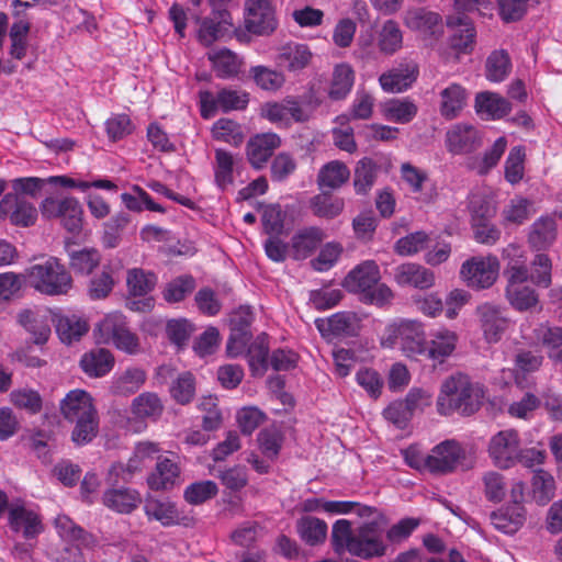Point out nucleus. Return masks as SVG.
I'll list each match as a JSON object with an SVG mask.
<instances>
[{
	"instance_id": "obj_1",
	"label": "nucleus",
	"mask_w": 562,
	"mask_h": 562,
	"mask_svg": "<svg viewBox=\"0 0 562 562\" xmlns=\"http://www.w3.org/2000/svg\"><path fill=\"white\" fill-rule=\"evenodd\" d=\"M331 544L336 553L348 552L361 559L385 554L386 546L376 524H363L357 529L347 519H338L331 529Z\"/></svg>"
},
{
	"instance_id": "obj_2",
	"label": "nucleus",
	"mask_w": 562,
	"mask_h": 562,
	"mask_svg": "<svg viewBox=\"0 0 562 562\" xmlns=\"http://www.w3.org/2000/svg\"><path fill=\"white\" fill-rule=\"evenodd\" d=\"M484 389L462 373L448 376L441 384L437 409L441 415L460 412L471 415L479 409L484 398Z\"/></svg>"
},
{
	"instance_id": "obj_3",
	"label": "nucleus",
	"mask_w": 562,
	"mask_h": 562,
	"mask_svg": "<svg viewBox=\"0 0 562 562\" xmlns=\"http://www.w3.org/2000/svg\"><path fill=\"white\" fill-rule=\"evenodd\" d=\"M63 416L75 424L72 440L77 445L91 441L98 432V413L92 396L85 390L76 389L67 393L60 403Z\"/></svg>"
},
{
	"instance_id": "obj_4",
	"label": "nucleus",
	"mask_w": 562,
	"mask_h": 562,
	"mask_svg": "<svg viewBox=\"0 0 562 562\" xmlns=\"http://www.w3.org/2000/svg\"><path fill=\"white\" fill-rule=\"evenodd\" d=\"M380 268L373 260H366L356 266L344 279V288L352 293L361 295V300L368 304L384 306L394 297L393 291L381 283Z\"/></svg>"
},
{
	"instance_id": "obj_5",
	"label": "nucleus",
	"mask_w": 562,
	"mask_h": 562,
	"mask_svg": "<svg viewBox=\"0 0 562 562\" xmlns=\"http://www.w3.org/2000/svg\"><path fill=\"white\" fill-rule=\"evenodd\" d=\"M24 278L35 291L48 296L66 295L72 289V278L67 268L55 257L30 266Z\"/></svg>"
},
{
	"instance_id": "obj_6",
	"label": "nucleus",
	"mask_w": 562,
	"mask_h": 562,
	"mask_svg": "<svg viewBox=\"0 0 562 562\" xmlns=\"http://www.w3.org/2000/svg\"><path fill=\"white\" fill-rule=\"evenodd\" d=\"M380 342L384 348L397 347L407 358L417 359L425 352V326L417 319H396L385 326Z\"/></svg>"
},
{
	"instance_id": "obj_7",
	"label": "nucleus",
	"mask_w": 562,
	"mask_h": 562,
	"mask_svg": "<svg viewBox=\"0 0 562 562\" xmlns=\"http://www.w3.org/2000/svg\"><path fill=\"white\" fill-rule=\"evenodd\" d=\"M93 335L98 344L113 345L125 353L136 355L140 351L139 338L130 329L126 317L122 313L106 314L95 325Z\"/></svg>"
},
{
	"instance_id": "obj_8",
	"label": "nucleus",
	"mask_w": 562,
	"mask_h": 562,
	"mask_svg": "<svg viewBox=\"0 0 562 562\" xmlns=\"http://www.w3.org/2000/svg\"><path fill=\"white\" fill-rule=\"evenodd\" d=\"M40 211L45 220L59 218L69 233L78 234L82 228L83 211L74 196H47L41 202Z\"/></svg>"
},
{
	"instance_id": "obj_9",
	"label": "nucleus",
	"mask_w": 562,
	"mask_h": 562,
	"mask_svg": "<svg viewBox=\"0 0 562 562\" xmlns=\"http://www.w3.org/2000/svg\"><path fill=\"white\" fill-rule=\"evenodd\" d=\"M499 261L496 256H474L465 260L460 268V278L475 290L491 288L498 278Z\"/></svg>"
},
{
	"instance_id": "obj_10",
	"label": "nucleus",
	"mask_w": 562,
	"mask_h": 562,
	"mask_svg": "<svg viewBox=\"0 0 562 562\" xmlns=\"http://www.w3.org/2000/svg\"><path fill=\"white\" fill-rule=\"evenodd\" d=\"M520 446L518 431L505 429L491 437L487 452L495 467L507 470L517 464Z\"/></svg>"
},
{
	"instance_id": "obj_11",
	"label": "nucleus",
	"mask_w": 562,
	"mask_h": 562,
	"mask_svg": "<svg viewBox=\"0 0 562 562\" xmlns=\"http://www.w3.org/2000/svg\"><path fill=\"white\" fill-rule=\"evenodd\" d=\"M132 416L126 419V429L142 432L147 428L146 420H157L164 412V403L154 392H143L131 403Z\"/></svg>"
},
{
	"instance_id": "obj_12",
	"label": "nucleus",
	"mask_w": 562,
	"mask_h": 562,
	"mask_svg": "<svg viewBox=\"0 0 562 562\" xmlns=\"http://www.w3.org/2000/svg\"><path fill=\"white\" fill-rule=\"evenodd\" d=\"M276 10L270 0H246L245 26L256 35H269L277 29Z\"/></svg>"
},
{
	"instance_id": "obj_13",
	"label": "nucleus",
	"mask_w": 562,
	"mask_h": 562,
	"mask_svg": "<svg viewBox=\"0 0 562 562\" xmlns=\"http://www.w3.org/2000/svg\"><path fill=\"white\" fill-rule=\"evenodd\" d=\"M402 22L407 30L419 33L424 38L437 40L443 34L440 14L426 8H408L402 14Z\"/></svg>"
},
{
	"instance_id": "obj_14",
	"label": "nucleus",
	"mask_w": 562,
	"mask_h": 562,
	"mask_svg": "<svg viewBox=\"0 0 562 562\" xmlns=\"http://www.w3.org/2000/svg\"><path fill=\"white\" fill-rule=\"evenodd\" d=\"M465 459V451L456 440H445L428 453V472L448 474L453 472Z\"/></svg>"
},
{
	"instance_id": "obj_15",
	"label": "nucleus",
	"mask_w": 562,
	"mask_h": 562,
	"mask_svg": "<svg viewBox=\"0 0 562 562\" xmlns=\"http://www.w3.org/2000/svg\"><path fill=\"white\" fill-rule=\"evenodd\" d=\"M37 209L24 198L7 193L0 201V218L20 227L33 226L37 221Z\"/></svg>"
},
{
	"instance_id": "obj_16",
	"label": "nucleus",
	"mask_w": 562,
	"mask_h": 562,
	"mask_svg": "<svg viewBox=\"0 0 562 562\" xmlns=\"http://www.w3.org/2000/svg\"><path fill=\"white\" fill-rule=\"evenodd\" d=\"M458 342L459 336L454 330L440 327L430 334L428 341L426 340L423 357L432 361L435 364H441L453 355Z\"/></svg>"
},
{
	"instance_id": "obj_17",
	"label": "nucleus",
	"mask_w": 562,
	"mask_h": 562,
	"mask_svg": "<svg viewBox=\"0 0 562 562\" xmlns=\"http://www.w3.org/2000/svg\"><path fill=\"white\" fill-rule=\"evenodd\" d=\"M261 115L281 126H288L292 121L306 122L310 119L308 113L294 100L265 103Z\"/></svg>"
},
{
	"instance_id": "obj_18",
	"label": "nucleus",
	"mask_w": 562,
	"mask_h": 562,
	"mask_svg": "<svg viewBox=\"0 0 562 562\" xmlns=\"http://www.w3.org/2000/svg\"><path fill=\"white\" fill-rule=\"evenodd\" d=\"M53 319L52 313L44 308H25L18 314L19 324L33 336L37 345L48 340Z\"/></svg>"
},
{
	"instance_id": "obj_19",
	"label": "nucleus",
	"mask_w": 562,
	"mask_h": 562,
	"mask_svg": "<svg viewBox=\"0 0 562 562\" xmlns=\"http://www.w3.org/2000/svg\"><path fill=\"white\" fill-rule=\"evenodd\" d=\"M394 280L400 286L428 290L435 285L436 276L419 263L405 262L394 269Z\"/></svg>"
},
{
	"instance_id": "obj_20",
	"label": "nucleus",
	"mask_w": 562,
	"mask_h": 562,
	"mask_svg": "<svg viewBox=\"0 0 562 562\" xmlns=\"http://www.w3.org/2000/svg\"><path fill=\"white\" fill-rule=\"evenodd\" d=\"M313 57L306 44L290 42L279 48L276 63L289 72L299 74L312 64Z\"/></svg>"
},
{
	"instance_id": "obj_21",
	"label": "nucleus",
	"mask_w": 562,
	"mask_h": 562,
	"mask_svg": "<svg viewBox=\"0 0 562 562\" xmlns=\"http://www.w3.org/2000/svg\"><path fill=\"white\" fill-rule=\"evenodd\" d=\"M417 77L418 67L416 64H400L397 67L381 74L379 83L384 92L400 93L406 91L416 81Z\"/></svg>"
},
{
	"instance_id": "obj_22",
	"label": "nucleus",
	"mask_w": 562,
	"mask_h": 562,
	"mask_svg": "<svg viewBox=\"0 0 562 562\" xmlns=\"http://www.w3.org/2000/svg\"><path fill=\"white\" fill-rule=\"evenodd\" d=\"M476 314L486 341L491 344L499 341L508 327V319L501 308L491 303H483L476 307Z\"/></svg>"
},
{
	"instance_id": "obj_23",
	"label": "nucleus",
	"mask_w": 562,
	"mask_h": 562,
	"mask_svg": "<svg viewBox=\"0 0 562 562\" xmlns=\"http://www.w3.org/2000/svg\"><path fill=\"white\" fill-rule=\"evenodd\" d=\"M9 525L13 531H22L25 538H34L43 531L38 514L26 508L21 502L10 504Z\"/></svg>"
},
{
	"instance_id": "obj_24",
	"label": "nucleus",
	"mask_w": 562,
	"mask_h": 562,
	"mask_svg": "<svg viewBox=\"0 0 562 562\" xmlns=\"http://www.w3.org/2000/svg\"><path fill=\"white\" fill-rule=\"evenodd\" d=\"M360 317L353 312H340L326 319H316L315 325L319 333L326 337L352 336L360 329Z\"/></svg>"
},
{
	"instance_id": "obj_25",
	"label": "nucleus",
	"mask_w": 562,
	"mask_h": 562,
	"mask_svg": "<svg viewBox=\"0 0 562 562\" xmlns=\"http://www.w3.org/2000/svg\"><path fill=\"white\" fill-rule=\"evenodd\" d=\"M376 48L384 56H393L404 46V32L397 21L387 19L376 31Z\"/></svg>"
},
{
	"instance_id": "obj_26",
	"label": "nucleus",
	"mask_w": 562,
	"mask_h": 562,
	"mask_svg": "<svg viewBox=\"0 0 562 562\" xmlns=\"http://www.w3.org/2000/svg\"><path fill=\"white\" fill-rule=\"evenodd\" d=\"M280 144V137L274 133H263L251 137L247 144V157L251 166L257 169L262 168Z\"/></svg>"
},
{
	"instance_id": "obj_27",
	"label": "nucleus",
	"mask_w": 562,
	"mask_h": 562,
	"mask_svg": "<svg viewBox=\"0 0 562 562\" xmlns=\"http://www.w3.org/2000/svg\"><path fill=\"white\" fill-rule=\"evenodd\" d=\"M231 27H233V20L229 12L225 9L216 10L212 18L202 21L198 34L199 41L210 46L228 33Z\"/></svg>"
},
{
	"instance_id": "obj_28",
	"label": "nucleus",
	"mask_w": 562,
	"mask_h": 562,
	"mask_svg": "<svg viewBox=\"0 0 562 562\" xmlns=\"http://www.w3.org/2000/svg\"><path fill=\"white\" fill-rule=\"evenodd\" d=\"M53 323L60 341L67 345L80 340L89 331L87 318L77 314L55 315Z\"/></svg>"
},
{
	"instance_id": "obj_29",
	"label": "nucleus",
	"mask_w": 562,
	"mask_h": 562,
	"mask_svg": "<svg viewBox=\"0 0 562 562\" xmlns=\"http://www.w3.org/2000/svg\"><path fill=\"white\" fill-rule=\"evenodd\" d=\"M447 25L457 29L451 36V47L462 54H469L474 49L476 31L473 23L463 16H449Z\"/></svg>"
},
{
	"instance_id": "obj_30",
	"label": "nucleus",
	"mask_w": 562,
	"mask_h": 562,
	"mask_svg": "<svg viewBox=\"0 0 562 562\" xmlns=\"http://www.w3.org/2000/svg\"><path fill=\"white\" fill-rule=\"evenodd\" d=\"M146 371L139 367H130L116 373L110 383V392L117 396H130L136 393L146 382Z\"/></svg>"
},
{
	"instance_id": "obj_31",
	"label": "nucleus",
	"mask_w": 562,
	"mask_h": 562,
	"mask_svg": "<svg viewBox=\"0 0 562 562\" xmlns=\"http://www.w3.org/2000/svg\"><path fill=\"white\" fill-rule=\"evenodd\" d=\"M325 237L324 231L315 226L296 231L291 238L292 257L296 260L307 258Z\"/></svg>"
},
{
	"instance_id": "obj_32",
	"label": "nucleus",
	"mask_w": 562,
	"mask_h": 562,
	"mask_svg": "<svg viewBox=\"0 0 562 562\" xmlns=\"http://www.w3.org/2000/svg\"><path fill=\"white\" fill-rule=\"evenodd\" d=\"M113 353L104 348H95L86 352L80 359V368L90 378L106 375L114 367Z\"/></svg>"
},
{
	"instance_id": "obj_33",
	"label": "nucleus",
	"mask_w": 562,
	"mask_h": 562,
	"mask_svg": "<svg viewBox=\"0 0 562 562\" xmlns=\"http://www.w3.org/2000/svg\"><path fill=\"white\" fill-rule=\"evenodd\" d=\"M439 95V111L447 120L459 116L468 102L467 90L458 83L449 85L440 91Z\"/></svg>"
},
{
	"instance_id": "obj_34",
	"label": "nucleus",
	"mask_w": 562,
	"mask_h": 562,
	"mask_svg": "<svg viewBox=\"0 0 562 562\" xmlns=\"http://www.w3.org/2000/svg\"><path fill=\"white\" fill-rule=\"evenodd\" d=\"M526 514L527 512L524 505H509L493 513L491 521L497 530L513 535L525 524Z\"/></svg>"
},
{
	"instance_id": "obj_35",
	"label": "nucleus",
	"mask_w": 562,
	"mask_h": 562,
	"mask_svg": "<svg viewBox=\"0 0 562 562\" xmlns=\"http://www.w3.org/2000/svg\"><path fill=\"white\" fill-rule=\"evenodd\" d=\"M382 116L390 122L407 124L417 115V104L408 98H394L381 103Z\"/></svg>"
},
{
	"instance_id": "obj_36",
	"label": "nucleus",
	"mask_w": 562,
	"mask_h": 562,
	"mask_svg": "<svg viewBox=\"0 0 562 562\" xmlns=\"http://www.w3.org/2000/svg\"><path fill=\"white\" fill-rule=\"evenodd\" d=\"M102 499L108 508L120 514H130L142 503L140 494L132 488H110Z\"/></svg>"
},
{
	"instance_id": "obj_37",
	"label": "nucleus",
	"mask_w": 562,
	"mask_h": 562,
	"mask_svg": "<svg viewBox=\"0 0 562 562\" xmlns=\"http://www.w3.org/2000/svg\"><path fill=\"white\" fill-rule=\"evenodd\" d=\"M180 475V469L176 462L168 458L159 459L156 469L147 479L151 490L164 491L171 488Z\"/></svg>"
},
{
	"instance_id": "obj_38",
	"label": "nucleus",
	"mask_w": 562,
	"mask_h": 562,
	"mask_svg": "<svg viewBox=\"0 0 562 562\" xmlns=\"http://www.w3.org/2000/svg\"><path fill=\"white\" fill-rule=\"evenodd\" d=\"M542 360V356L537 352L525 349L518 350L514 357V368L512 371L515 383L519 387H525L527 376L539 370Z\"/></svg>"
},
{
	"instance_id": "obj_39",
	"label": "nucleus",
	"mask_w": 562,
	"mask_h": 562,
	"mask_svg": "<svg viewBox=\"0 0 562 562\" xmlns=\"http://www.w3.org/2000/svg\"><path fill=\"white\" fill-rule=\"evenodd\" d=\"M479 140L477 131L470 125H454L447 132V146L453 154L472 150Z\"/></svg>"
},
{
	"instance_id": "obj_40",
	"label": "nucleus",
	"mask_w": 562,
	"mask_h": 562,
	"mask_svg": "<svg viewBox=\"0 0 562 562\" xmlns=\"http://www.w3.org/2000/svg\"><path fill=\"white\" fill-rule=\"evenodd\" d=\"M475 109L487 119H502L512 111L510 103L502 95L494 92H481L475 98Z\"/></svg>"
},
{
	"instance_id": "obj_41",
	"label": "nucleus",
	"mask_w": 562,
	"mask_h": 562,
	"mask_svg": "<svg viewBox=\"0 0 562 562\" xmlns=\"http://www.w3.org/2000/svg\"><path fill=\"white\" fill-rule=\"evenodd\" d=\"M207 57L216 76L223 79L237 76L243 65L238 56L226 48L211 50Z\"/></svg>"
},
{
	"instance_id": "obj_42",
	"label": "nucleus",
	"mask_w": 562,
	"mask_h": 562,
	"mask_svg": "<svg viewBox=\"0 0 562 562\" xmlns=\"http://www.w3.org/2000/svg\"><path fill=\"white\" fill-rule=\"evenodd\" d=\"M355 83V71L349 64L341 63L334 67L328 95L333 100L345 99Z\"/></svg>"
},
{
	"instance_id": "obj_43",
	"label": "nucleus",
	"mask_w": 562,
	"mask_h": 562,
	"mask_svg": "<svg viewBox=\"0 0 562 562\" xmlns=\"http://www.w3.org/2000/svg\"><path fill=\"white\" fill-rule=\"evenodd\" d=\"M145 514L149 519L157 520L166 527L178 525L181 520L177 506L170 501L148 499L145 504Z\"/></svg>"
},
{
	"instance_id": "obj_44",
	"label": "nucleus",
	"mask_w": 562,
	"mask_h": 562,
	"mask_svg": "<svg viewBox=\"0 0 562 562\" xmlns=\"http://www.w3.org/2000/svg\"><path fill=\"white\" fill-rule=\"evenodd\" d=\"M349 168L339 160H333L324 165L317 176L321 188L338 189L349 180Z\"/></svg>"
},
{
	"instance_id": "obj_45",
	"label": "nucleus",
	"mask_w": 562,
	"mask_h": 562,
	"mask_svg": "<svg viewBox=\"0 0 562 562\" xmlns=\"http://www.w3.org/2000/svg\"><path fill=\"white\" fill-rule=\"evenodd\" d=\"M554 477L543 470H538L531 479V498L540 506L547 505L555 495Z\"/></svg>"
},
{
	"instance_id": "obj_46",
	"label": "nucleus",
	"mask_w": 562,
	"mask_h": 562,
	"mask_svg": "<svg viewBox=\"0 0 562 562\" xmlns=\"http://www.w3.org/2000/svg\"><path fill=\"white\" fill-rule=\"evenodd\" d=\"M157 283V277L150 271L140 268L128 269L126 272L127 291L133 296H145L151 292Z\"/></svg>"
},
{
	"instance_id": "obj_47",
	"label": "nucleus",
	"mask_w": 562,
	"mask_h": 562,
	"mask_svg": "<svg viewBox=\"0 0 562 562\" xmlns=\"http://www.w3.org/2000/svg\"><path fill=\"white\" fill-rule=\"evenodd\" d=\"M557 237V224L552 217L544 216L537 220L529 234L530 244L538 248L544 249L553 244Z\"/></svg>"
},
{
	"instance_id": "obj_48",
	"label": "nucleus",
	"mask_w": 562,
	"mask_h": 562,
	"mask_svg": "<svg viewBox=\"0 0 562 562\" xmlns=\"http://www.w3.org/2000/svg\"><path fill=\"white\" fill-rule=\"evenodd\" d=\"M159 451L160 448L157 443L151 441H139L135 446L133 454L126 463L127 474L134 475L136 472L142 471L154 461Z\"/></svg>"
},
{
	"instance_id": "obj_49",
	"label": "nucleus",
	"mask_w": 562,
	"mask_h": 562,
	"mask_svg": "<svg viewBox=\"0 0 562 562\" xmlns=\"http://www.w3.org/2000/svg\"><path fill=\"white\" fill-rule=\"evenodd\" d=\"M234 156L224 149L215 150V161L213 165L215 183L221 189H226L234 182Z\"/></svg>"
},
{
	"instance_id": "obj_50",
	"label": "nucleus",
	"mask_w": 562,
	"mask_h": 562,
	"mask_svg": "<svg viewBox=\"0 0 562 562\" xmlns=\"http://www.w3.org/2000/svg\"><path fill=\"white\" fill-rule=\"evenodd\" d=\"M311 209L314 215L330 220L342 213L345 201L339 196L321 193L311 200Z\"/></svg>"
},
{
	"instance_id": "obj_51",
	"label": "nucleus",
	"mask_w": 562,
	"mask_h": 562,
	"mask_svg": "<svg viewBox=\"0 0 562 562\" xmlns=\"http://www.w3.org/2000/svg\"><path fill=\"white\" fill-rule=\"evenodd\" d=\"M249 74L262 90L278 91L285 83V76L282 71L266 66L251 67Z\"/></svg>"
},
{
	"instance_id": "obj_52",
	"label": "nucleus",
	"mask_w": 562,
	"mask_h": 562,
	"mask_svg": "<svg viewBox=\"0 0 562 562\" xmlns=\"http://www.w3.org/2000/svg\"><path fill=\"white\" fill-rule=\"evenodd\" d=\"M301 538L310 546H316L325 541L327 525L315 517H304L297 524Z\"/></svg>"
},
{
	"instance_id": "obj_53",
	"label": "nucleus",
	"mask_w": 562,
	"mask_h": 562,
	"mask_svg": "<svg viewBox=\"0 0 562 562\" xmlns=\"http://www.w3.org/2000/svg\"><path fill=\"white\" fill-rule=\"evenodd\" d=\"M212 135L216 140L236 147L244 140V133L240 125L229 119H220L216 121L212 127Z\"/></svg>"
},
{
	"instance_id": "obj_54",
	"label": "nucleus",
	"mask_w": 562,
	"mask_h": 562,
	"mask_svg": "<svg viewBox=\"0 0 562 562\" xmlns=\"http://www.w3.org/2000/svg\"><path fill=\"white\" fill-rule=\"evenodd\" d=\"M532 203L522 196H515L503 209L502 216L505 223L520 225L532 214Z\"/></svg>"
},
{
	"instance_id": "obj_55",
	"label": "nucleus",
	"mask_w": 562,
	"mask_h": 562,
	"mask_svg": "<svg viewBox=\"0 0 562 562\" xmlns=\"http://www.w3.org/2000/svg\"><path fill=\"white\" fill-rule=\"evenodd\" d=\"M536 337L548 349L554 360H562V328L541 325L536 329Z\"/></svg>"
},
{
	"instance_id": "obj_56",
	"label": "nucleus",
	"mask_w": 562,
	"mask_h": 562,
	"mask_svg": "<svg viewBox=\"0 0 562 562\" xmlns=\"http://www.w3.org/2000/svg\"><path fill=\"white\" fill-rule=\"evenodd\" d=\"M376 165L370 158L361 159L355 170L353 186L358 194L367 193L375 182Z\"/></svg>"
},
{
	"instance_id": "obj_57",
	"label": "nucleus",
	"mask_w": 562,
	"mask_h": 562,
	"mask_svg": "<svg viewBox=\"0 0 562 562\" xmlns=\"http://www.w3.org/2000/svg\"><path fill=\"white\" fill-rule=\"evenodd\" d=\"M510 59L507 52H493L486 60V77L490 81L501 82L510 71Z\"/></svg>"
},
{
	"instance_id": "obj_58",
	"label": "nucleus",
	"mask_w": 562,
	"mask_h": 562,
	"mask_svg": "<svg viewBox=\"0 0 562 562\" xmlns=\"http://www.w3.org/2000/svg\"><path fill=\"white\" fill-rule=\"evenodd\" d=\"M195 289V280L191 276H180L168 282L162 295L168 303H178Z\"/></svg>"
},
{
	"instance_id": "obj_59",
	"label": "nucleus",
	"mask_w": 562,
	"mask_h": 562,
	"mask_svg": "<svg viewBox=\"0 0 562 562\" xmlns=\"http://www.w3.org/2000/svg\"><path fill=\"white\" fill-rule=\"evenodd\" d=\"M431 239L425 232H415L400 238L394 249L401 256H414L430 246Z\"/></svg>"
},
{
	"instance_id": "obj_60",
	"label": "nucleus",
	"mask_w": 562,
	"mask_h": 562,
	"mask_svg": "<svg viewBox=\"0 0 562 562\" xmlns=\"http://www.w3.org/2000/svg\"><path fill=\"white\" fill-rule=\"evenodd\" d=\"M356 382L372 400H378L384 387V381L381 374L372 368H361L358 370L356 373Z\"/></svg>"
},
{
	"instance_id": "obj_61",
	"label": "nucleus",
	"mask_w": 562,
	"mask_h": 562,
	"mask_svg": "<svg viewBox=\"0 0 562 562\" xmlns=\"http://www.w3.org/2000/svg\"><path fill=\"white\" fill-rule=\"evenodd\" d=\"M506 147L507 139L504 136L498 137L484 156L473 162L472 168L480 175L488 172L498 164L501 157L506 150Z\"/></svg>"
},
{
	"instance_id": "obj_62",
	"label": "nucleus",
	"mask_w": 562,
	"mask_h": 562,
	"mask_svg": "<svg viewBox=\"0 0 562 562\" xmlns=\"http://www.w3.org/2000/svg\"><path fill=\"white\" fill-rule=\"evenodd\" d=\"M217 492L218 488L215 482L209 480L200 481L187 486L183 497L189 504L199 505L213 498Z\"/></svg>"
},
{
	"instance_id": "obj_63",
	"label": "nucleus",
	"mask_w": 562,
	"mask_h": 562,
	"mask_svg": "<svg viewBox=\"0 0 562 562\" xmlns=\"http://www.w3.org/2000/svg\"><path fill=\"white\" fill-rule=\"evenodd\" d=\"M285 213L278 204H269L262 207L261 222L263 229L271 236H279L284 231Z\"/></svg>"
},
{
	"instance_id": "obj_64",
	"label": "nucleus",
	"mask_w": 562,
	"mask_h": 562,
	"mask_svg": "<svg viewBox=\"0 0 562 562\" xmlns=\"http://www.w3.org/2000/svg\"><path fill=\"white\" fill-rule=\"evenodd\" d=\"M69 258L70 267L81 274L91 273L101 260L99 251L93 248L72 251Z\"/></svg>"
}]
</instances>
